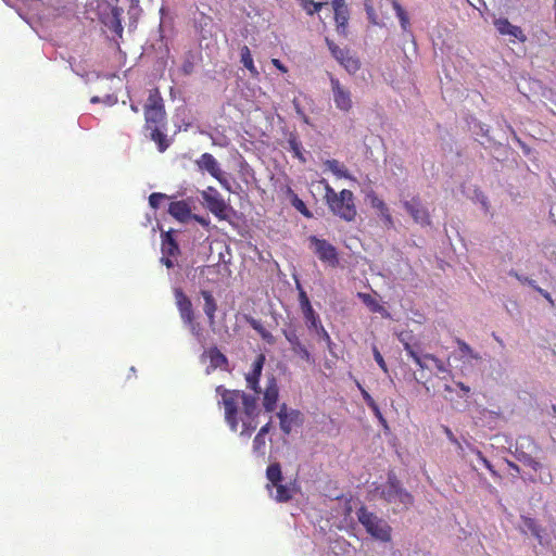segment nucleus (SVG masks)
<instances>
[{
	"label": "nucleus",
	"mask_w": 556,
	"mask_h": 556,
	"mask_svg": "<svg viewBox=\"0 0 556 556\" xmlns=\"http://www.w3.org/2000/svg\"><path fill=\"white\" fill-rule=\"evenodd\" d=\"M265 361V355L258 354L252 364L251 370L245 375L247 388L252 393L227 389L222 384L215 388V392L219 396L217 405L224 408L225 422L233 432H237L239 426H241V437H250L257 428V418L261 414L258 406L261 394H263L262 405L266 413H273L277 406L279 387L276 377L271 376L267 379L264 391L260 386Z\"/></svg>",
	"instance_id": "1"
},
{
	"label": "nucleus",
	"mask_w": 556,
	"mask_h": 556,
	"mask_svg": "<svg viewBox=\"0 0 556 556\" xmlns=\"http://www.w3.org/2000/svg\"><path fill=\"white\" fill-rule=\"evenodd\" d=\"M359 523L365 528L366 532L374 539L388 543L392 539L391 526L381 517L369 511L365 506H362L356 511Z\"/></svg>",
	"instance_id": "2"
},
{
	"label": "nucleus",
	"mask_w": 556,
	"mask_h": 556,
	"mask_svg": "<svg viewBox=\"0 0 556 556\" xmlns=\"http://www.w3.org/2000/svg\"><path fill=\"white\" fill-rule=\"evenodd\" d=\"M307 240L309 243V249L321 263L332 268L339 266V252L333 244H331L326 239L318 238L315 235L309 236Z\"/></svg>",
	"instance_id": "3"
},
{
	"label": "nucleus",
	"mask_w": 556,
	"mask_h": 556,
	"mask_svg": "<svg viewBox=\"0 0 556 556\" xmlns=\"http://www.w3.org/2000/svg\"><path fill=\"white\" fill-rule=\"evenodd\" d=\"M381 496L389 503H400L405 507H409L414 503L413 495L402 488L401 482L393 473L388 476Z\"/></svg>",
	"instance_id": "4"
},
{
	"label": "nucleus",
	"mask_w": 556,
	"mask_h": 556,
	"mask_svg": "<svg viewBox=\"0 0 556 556\" xmlns=\"http://www.w3.org/2000/svg\"><path fill=\"white\" fill-rule=\"evenodd\" d=\"M146 126L152 128L160 126L165 118L163 100L157 92L149 96L144 110Z\"/></svg>",
	"instance_id": "5"
},
{
	"label": "nucleus",
	"mask_w": 556,
	"mask_h": 556,
	"mask_svg": "<svg viewBox=\"0 0 556 556\" xmlns=\"http://www.w3.org/2000/svg\"><path fill=\"white\" fill-rule=\"evenodd\" d=\"M330 87L336 108L341 112H350L353 108L351 90L332 75H330Z\"/></svg>",
	"instance_id": "6"
},
{
	"label": "nucleus",
	"mask_w": 556,
	"mask_h": 556,
	"mask_svg": "<svg viewBox=\"0 0 556 556\" xmlns=\"http://www.w3.org/2000/svg\"><path fill=\"white\" fill-rule=\"evenodd\" d=\"M404 350H405L406 354L416 363V365L420 369H428L429 367L427 365V362L430 361V362L433 363V365L437 368L438 372H443V374L448 372V369L445 366L444 362L442 359L438 358L435 355H433V354L419 355L414 350L413 345H410L407 342L404 343Z\"/></svg>",
	"instance_id": "7"
},
{
	"label": "nucleus",
	"mask_w": 556,
	"mask_h": 556,
	"mask_svg": "<svg viewBox=\"0 0 556 556\" xmlns=\"http://www.w3.org/2000/svg\"><path fill=\"white\" fill-rule=\"evenodd\" d=\"M124 12V8L121 5H114L111 8L109 13H103L101 15V22L105 26L108 30H110L114 37L113 38H122L123 36V25H122V14Z\"/></svg>",
	"instance_id": "8"
},
{
	"label": "nucleus",
	"mask_w": 556,
	"mask_h": 556,
	"mask_svg": "<svg viewBox=\"0 0 556 556\" xmlns=\"http://www.w3.org/2000/svg\"><path fill=\"white\" fill-rule=\"evenodd\" d=\"M174 294L182 323H191L194 319V312L190 299L179 288L175 289Z\"/></svg>",
	"instance_id": "9"
},
{
	"label": "nucleus",
	"mask_w": 556,
	"mask_h": 556,
	"mask_svg": "<svg viewBox=\"0 0 556 556\" xmlns=\"http://www.w3.org/2000/svg\"><path fill=\"white\" fill-rule=\"evenodd\" d=\"M174 294L182 323H191L194 319V312L190 299L179 288L175 289Z\"/></svg>",
	"instance_id": "10"
},
{
	"label": "nucleus",
	"mask_w": 556,
	"mask_h": 556,
	"mask_svg": "<svg viewBox=\"0 0 556 556\" xmlns=\"http://www.w3.org/2000/svg\"><path fill=\"white\" fill-rule=\"evenodd\" d=\"M279 418L280 429L285 434H290L292 431V427L300 419L301 413L296 409L288 410L287 404H282L280 406L279 412L277 413Z\"/></svg>",
	"instance_id": "11"
},
{
	"label": "nucleus",
	"mask_w": 556,
	"mask_h": 556,
	"mask_svg": "<svg viewBox=\"0 0 556 556\" xmlns=\"http://www.w3.org/2000/svg\"><path fill=\"white\" fill-rule=\"evenodd\" d=\"M496 30L503 36L513 37L521 42L527 40L526 35L519 26L513 25L507 18L500 17L494 21Z\"/></svg>",
	"instance_id": "12"
},
{
	"label": "nucleus",
	"mask_w": 556,
	"mask_h": 556,
	"mask_svg": "<svg viewBox=\"0 0 556 556\" xmlns=\"http://www.w3.org/2000/svg\"><path fill=\"white\" fill-rule=\"evenodd\" d=\"M199 169L207 172L212 177L219 178L222 168L217 160L211 153H203L197 161Z\"/></svg>",
	"instance_id": "13"
},
{
	"label": "nucleus",
	"mask_w": 556,
	"mask_h": 556,
	"mask_svg": "<svg viewBox=\"0 0 556 556\" xmlns=\"http://www.w3.org/2000/svg\"><path fill=\"white\" fill-rule=\"evenodd\" d=\"M206 354L210 358V366L206 369L207 374H210L211 370H215L217 368L228 370V358L216 346L210 348Z\"/></svg>",
	"instance_id": "14"
},
{
	"label": "nucleus",
	"mask_w": 556,
	"mask_h": 556,
	"mask_svg": "<svg viewBox=\"0 0 556 556\" xmlns=\"http://www.w3.org/2000/svg\"><path fill=\"white\" fill-rule=\"evenodd\" d=\"M201 295L204 300L203 311L210 321L211 325L215 323V314L217 311V303L211 291L201 290Z\"/></svg>",
	"instance_id": "15"
},
{
	"label": "nucleus",
	"mask_w": 556,
	"mask_h": 556,
	"mask_svg": "<svg viewBox=\"0 0 556 556\" xmlns=\"http://www.w3.org/2000/svg\"><path fill=\"white\" fill-rule=\"evenodd\" d=\"M276 488V494L274 498L279 503L289 502L295 494V488L293 484H283L282 482L273 485Z\"/></svg>",
	"instance_id": "16"
},
{
	"label": "nucleus",
	"mask_w": 556,
	"mask_h": 556,
	"mask_svg": "<svg viewBox=\"0 0 556 556\" xmlns=\"http://www.w3.org/2000/svg\"><path fill=\"white\" fill-rule=\"evenodd\" d=\"M219 269L220 266L218 264L203 266L200 269V277L206 283H217L219 281Z\"/></svg>",
	"instance_id": "17"
},
{
	"label": "nucleus",
	"mask_w": 556,
	"mask_h": 556,
	"mask_svg": "<svg viewBox=\"0 0 556 556\" xmlns=\"http://www.w3.org/2000/svg\"><path fill=\"white\" fill-rule=\"evenodd\" d=\"M117 2L126 5L127 14L129 17V25H135L141 13L139 0H117Z\"/></svg>",
	"instance_id": "18"
},
{
	"label": "nucleus",
	"mask_w": 556,
	"mask_h": 556,
	"mask_svg": "<svg viewBox=\"0 0 556 556\" xmlns=\"http://www.w3.org/2000/svg\"><path fill=\"white\" fill-rule=\"evenodd\" d=\"M324 165L328 170H330L338 178H346V179L351 178V175L349 174V170L346 169V167L342 163H340L338 160H334V159L327 160L324 163Z\"/></svg>",
	"instance_id": "19"
},
{
	"label": "nucleus",
	"mask_w": 556,
	"mask_h": 556,
	"mask_svg": "<svg viewBox=\"0 0 556 556\" xmlns=\"http://www.w3.org/2000/svg\"><path fill=\"white\" fill-rule=\"evenodd\" d=\"M266 478L268 480L267 489L282 482V471L279 463L270 464L266 469Z\"/></svg>",
	"instance_id": "20"
},
{
	"label": "nucleus",
	"mask_w": 556,
	"mask_h": 556,
	"mask_svg": "<svg viewBox=\"0 0 556 556\" xmlns=\"http://www.w3.org/2000/svg\"><path fill=\"white\" fill-rule=\"evenodd\" d=\"M302 314L305 320V325L309 331L315 332L316 330L319 329V327H323L319 315L315 312L313 307L302 312Z\"/></svg>",
	"instance_id": "21"
},
{
	"label": "nucleus",
	"mask_w": 556,
	"mask_h": 556,
	"mask_svg": "<svg viewBox=\"0 0 556 556\" xmlns=\"http://www.w3.org/2000/svg\"><path fill=\"white\" fill-rule=\"evenodd\" d=\"M521 520L523 523V527L530 531V533L539 540V542H542V533L544 532V529L536 522L535 519L528 517V516H521Z\"/></svg>",
	"instance_id": "22"
},
{
	"label": "nucleus",
	"mask_w": 556,
	"mask_h": 556,
	"mask_svg": "<svg viewBox=\"0 0 556 556\" xmlns=\"http://www.w3.org/2000/svg\"><path fill=\"white\" fill-rule=\"evenodd\" d=\"M349 9L334 11V21L337 24V31L340 35H346L348 22H349Z\"/></svg>",
	"instance_id": "23"
},
{
	"label": "nucleus",
	"mask_w": 556,
	"mask_h": 556,
	"mask_svg": "<svg viewBox=\"0 0 556 556\" xmlns=\"http://www.w3.org/2000/svg\"><path fill=\"white\" fill-rule=\"evenodd\" d=\"M240 62L251 73V75L256 76L258 74L256 67L254 66L253 58L248 46H243L240 49Z\"/></svg>",
	"instance_id": "24"
},
{
	"label": "nucleus",
	"mask_w": 556,
	"mask_h": 556,
	"mask_svg": "<svg viewBox=\"0 0 556 556\" xmlns=\"http://www.w3.org/2000/svg\"><path fill=\"white\" fill-rule=\"evenodd\" d=\"M353 193L350 190L343 189L337 200V204H330V208H353Z\"/></svg>",
	"instance_id": "25"
},
{
	"label": "nucleus",
	"mask_w": 556,
	"mask_h": 556,
	"mask_svg": "<svg viewBox=\"0 0 556 556\" xmlns=\"http://www.w3.org/2000/svg\"><path fill=\"white\" fill-rule=\"evenodd\" d=\"M149 129L151 130V134H150L151 140H153L154 142L157 143L160 152H164L169 146L167 136L160 130L159 126H155V127H152Z\"/></svg>",
	"instance_id": "26"
},
{
	"label": "nucleus",
	"mask_w": 556,
	"mask_h": 556,
	"mask_svg": "<svg viewBox=\"0 0 556 556\" xmlns=\"http://www.w3.org/2000/svg\"><path fill=\"white\" fill-rule=\"evenodd\" d=\"M162 250L164 254H167L168 256H174L178 253V244L176 243L175 239L169 232H166L163 236L162 241Z\"/></svg>",
	"instance_id": "27"
},
{
	"label": "nucleus",
	"mask_w": 556,
	"mask_h": 556,
	"mask_svg": "<svg viewBox=\"0 0 556 556\" xmlns=\"http://www.w3.org/2000/svg\"><path fill=\"white\" fill-rule=\"evenodd\" d=\"M291 351L298 357H300L302 361H304V362H306L308 364H314L315 363V358L312 356V354L308 351L307 346L303 342H300V343H296L294 345H291Z\"/></svg>",
	"instance_id": "28"
},
{
	"label": "nucleus",
	"mask_w": 556,
	"mask_h": 556,
	"mask_svg": "<svg viewBox=\"0 0 556 556\" xmlns=\"http://www.w3.org/2000/svg\"><path fill=\"white\" fill-rule=\"evenodd\" d=\"M326 43H327V47L328 49L330 50L331 52V55L340 63V65L342 64V62L345 60L346 55H349V53L351 52L349 49H342L340 48L339 46H337L332 40H330L329 38H326Z\"/></svg>",
	"instance_id": "29"
},
{
	"label": "nucleus",
	"mask_w": 556,
	"mask_h": 556,
	"mask_svg": "<svg viewBox=\"0 0 556 556\" xmlns=\"http://www.w3.org/2000/svg\"><path fill=\"white\" fill-rule=\"evenodd\" d=\"M341 65L350 75H354L361 68V61L353 52H350Z\"/></svg>",
	"instance_id": "30"
},
{
	"label": "nucleus",
	"mask_w": 556,
	"mask_h": 556,
	"mask_svg": "<svg viewBox=\"0 0 556 556\" xmlns=\"http://www.w3.org/2000/svg\"><path fill=\"white\" fill-rule=\"evenodd\" d=\"M296 290L299 291V304L301 312H304L306 309L312 308L311 301L308 299V295L306 291L303 289L301 282L299 280H295Z\"/></svg>",
	"instance_id": "31"
},
{
	"label": "nucleus",
	"mask_w": 556,
	"mask_h": 556,
	"mask_svg": "<svg viewBox=\"0 0 556 556\" xmlns=\"http://www.w3.org/2000/svg\"><path fill=\"white\" fill-rule=\"evenodd\" d=\"M393 8L396 13L397 18L400 20L401 27L404 31L408 30L409 27V18L405 10L401 7V4L396 1H393Z\"/></svg>",
	"instance_id": "32"
},
{
	"label": "nucleus",
	"mask_w": 556,
	"mask_h": 556,
	"mask_svg": "<svg viewBox=\"0 0 556 556\" xmlns=\"http://www.w3.org/2000/svg\"><path fill=\"white\" fill-rule=\"evenodd\" d=\"M358 298L363 303L370 308L374 313L383 311V307L368 293H358Z\"/></svg>",
	"instance_id": "33"
},
{
	"label": "nucleus",
	"mask_w": 556,
	"mask_h": 556,
	"mask_svg": "<svg viewBox=\"0 0 556 556\" xmlns=\"http://www.w3.org/2000/svg\"><path fill=\"white\" fill-rule=\"evenodd\" d=\"M218 192L216 189L208 187L205 191L202 192V198L207 201L211 205L215 206L214 208H222L219 206Z\"/></svg>",
	"instance_id": "34"
},
{
	"label": "nucleus",
	"mask_w": 556,
	"mask_h": 556,
	"mask_svg": "<svg viewBox=\"0 0 556 556\" xmlns=\"http://www.w3.org/2000/svg\"><path fill=\"white\" fill-rule=\"evenodd\" d=\"M282 332H283L286 340L289 342L290 346L302 342V340L300 339V336L298 333V329L294 326H290V327L283 329Z\"/></svg>",
	"instance_id": "35"
},
{
	"label": "nucleus",
	"mask_w": 556,
	"mask_h": 556,
	"mask_svg": "<svg viewBox=\"0 0 556 556\" xmlns=\"http://www.w3.org/2000/svg\"><path fill=\"white\" fill-rule=\"evenodd\" d=\"M266 438L256 434L253 439L252 450L257 456L265 455Z\"/></svg>",
	"instance_id": "36"
},
{
	"label": "nucleus",
	"mask_w": 556,
	"mask_h": 556,
	"mask_svg": "<svg viewBox=\"0 0 556 556\" xmlns=\"http://www.w3.org/2000/svg\"><path fill=\"white\" fill-rule=\"evenodd\" d=\"M288 144L290 150L293 152L294 156L301 160L302 162H305V159L303 157L302 154V144L298 140V138L294 136H290V138L288 139Z\"/></svg>",
	"instance_id": "37"
},
{
	"label": "nucleus",
	"mask_w": 556,
	"mask_h": 556,
	"mask_svg": "<svg viewBox=\"0 0 556 556\" xmlns=\"http://www.w3.org/2000/svg\"><path fill=\"white\" fill-rule=\"evenodd\" d=\"M302 7L306 11L307 14L313 15L316 12H319L323 5L326 3L324 2H315L313 0H302Z\"/></svg>",
	"instance_id": "38"
},
{
	"label": "nucleus",
	"mask_w": 556,
	"mask_h": 556,
	"mask_svg": "<svg viewBox=\"0 0 556 556\" xmlns=\"http://www.w3.org/2000/svg\"><path fill=\"white\" fill-rule=\"evenodd\" d=\"M523 465L530 467L532 470L534 471H538L541 469L542 465L540 462H538L536 459H534L532 456L528 455V454H522L519 458H518Z\"/></svg>",
	"instance_id": "39"
},
{
	"label": "nucleus",
	"mask_w": 556,
	"mask_h": 556,
	"mask_svg": "<svg viewBox=\"0 0 556 556\" xmlns=\"http://www.w3.org/2000/svg\"><path fill=\"white\" fill-rule=\"evenodd\" d=\"M191 207H195V204L194 202L188 198L186 200H180V201H170L168 203V206L167 208L169 210H173V208H191Z\"/></svg>",
	"instance_id": "40"
},
{
	"label": "nucleus",
	"mask_w": 556,
	"mask_h": 556,
	"mask_svg": "<svg viewBox=\"0 0 556 556\" xmlns=\"http://www.w3.org/2000/svg\"><path fill=\"white\" fill-rule=\"evenodd\" d=\"M164 200H169V198L164 193L154 192L149 197V204L151 208H157Z\"/></svg>",
	"instance_id": "41"
},
{
	"label": "nucleus",
	"mask_w": 556,
	"mask_h": 556,
	"mask_svg": "<svg viewBox=\"0 0 556 556\" xmlns=\"http://www.w3.org/2000/svg\"><path fill=\"white\" fill-rule=\"evenodd\" d=\"M250 325L252 326V328L254 330H256L263 339L269 341L271 339V334L264 329V327L261 325V323L258 320H255V319H251L250 320Z\"/></svg>",
	"instance_id": "42"
},
{
	"label": "nucleus",
	"mask_w": 556,
	"mask_h": 556,
	"mask_svg": "<svg viewBox=\"0 0 556 556\" xmlns=\"http://www.w3.org/2000/svg\"><path fill=\"white\" fill-rule=\"evenodd\" d=\"M475 454L477 455L478 459L483 464V466L493 475L497 476V471L494 469L493 465L490 463V460L482 454L481 451L475 450Z\"/></svg>",
	"instance_id": "43"
},
{
	"label": "nucleus",
	"mask_w": 556,
	"mask_h": 556,
	"mask_svg": "<svg viewBox=\"0 0 556 556\" xmlns=\"http://www.w3.org/2000/svg\"><path fill=\"white\" fill-rule=\"evenodd\" d=\"M372 354H374V358L376 361V363L378 364V366L384 371V372H388V366H387V363L383 358V356L381 355V353L379 352L378 348L376 345L372 346Z\"/></svg>",
	"instance_id": "44"
},
{
	"label": "nucleus",
	"mask_w": 556,
	"mask_h": 556,
	"mask_svg": "<svg viewBox=\"0 0 556 556\" xmlns=\"http://www.w3.org/2000/svg\"><path fill=\"white\" fill-rule=\"evenodd\" d=\"M315 333L319 337L320 340H323L328 345L329 349L331 348L332 340L324 326L319 327V329L316 330Z\"/></svg>",
	"instance_id": "45"
},
{
	"label": "nucleus",
	"mask_w": 556,
	"mask_h": 556,
	"mask_svg": "<svg viewBox=\"0 0 556 556\" xmlns=\"http://www.w3.org/2000/svg\"><path fill=\"white\" fill-rule=\"evenodd\" d=\"M369 408L372 410L374 415L377 417L380 425H382L384 428H388V422H387L386 418L383 417L378 404L375 403L374 406H370Z\"/></svg>",
	"instance_id": "46"
},
{
	"label": "nucleus",
	"mask_w": 556,
	"mask_h": 556,
	"mask_svg": "<svg viewBox=\"0 0 556 556\" xmlns=\"http://www.w3.org/2000/svg\"><path fill=\"white\" fill-rule=\"evenodd\" d=\"M356 384H357V387L361 391V394H362L365 403L367 404V406L368 407L374 406L376 401L372 399V396L362 387V384L359 382H357Z\"/></svg>",
	"instance_id": "47"
},
{
	"label": "nucleus",
	"mask_w": 556,
	"mask_h": 556,
	"mask_svg": "<svg viewBox=\"0 0 556 556\" xmlns=\"http://www.w3.org/2000/svg\"><path fill=\"white\" fill-rule=\"evenodd\" d=\"M185 325H187L191 331V333L197 337V338H200L201 334H202V329H201V326L199 323H195L194 319H192L191 323H185Z\"/></svg>",
	"instance_id": "48"
},
{
	"label": "nucleus",
	"mask_w": 556,
	"mask_h": 556,
	"mask_svg": "<svg viewBox=\"0 0 556 556\" xmlns=\"http://www.w3.org/2000/svg\"><path fill=\"white\" fill-rule=\"evenodd\" d=\"M457 345H458V349L462 353L466 354V355H470L472 356V349L470 348V345L468 343H466L465 341L458 339L457 340Z\"/></svg>",
	"instance_id": "49"
},
{
	"label": "nucleus",
	"mask_w": 556,
	"mask_h": 556,
	"mask_svg": "<svg viewBox=\"0 0 556 556\" xmlns=\"http://www.w3.org/2000/svg\"><path fill=\"white\" fill-rule=\"evenodd\" d=\"M338 195L334 190H332L331 188L327 187V192H326V199H327V202L328 204H337V200H338Z\"/></svg>",
	"instance_id": "50"
},
{
	"label": "nucleus",
	"mask_w": 556,
	"mask_h": 556,
	"mask_svg": "<svg viewBox=\"0 0 556 556\" xmlns=\"http://www.w3.org/2000/svg\"><path fill=\"white\" fill-rule=\"evenodd\" d=\"M339 213V216L348 222H351L355 218L357 211H334Z\"/></svg>",
	"instance_id": "51"
},
{
	"label": "nucleus",
	"mask_w": 556,
	"mask_h": 556,
	"mask_svg": "<svg viewBox=\"0 0 556 556\" xmlns=\"http://www.w3.org/2000/svg\"><path fill=\"white\" fill-rule=\"evenodd\" d=\"M169 213H173V215L179 219V220H185L187 217L190 216V213L191 211H185V210H181V211H168Z\"/></svg>",
	"instance_id": "52"
},
{
	"label": "nucleus",
	"mask_w": 556,
	"mask_h": 556,
	"mask_svg": "<svg viewBox=\"0 0 556 556\" xmlns=\"http://www.w3.org/2000/svg\"><path fill=\"white\" fill-rule=\"evenodd\" d=\"M216 179L219 181V184L224 188H226L227 190H231L230 181H229V179H228V177H227L225 172H223L222 176H219V178H216Z\"/></svg>",
	"instance_id": "53"
},
{
	"label": "nucleus",
	"mask_w": 556,
	"mask_h": 556,
	"mask_svg": "<svg viewBox=\"0 0 556 556\" xmlns=\"http://www.w3.org/2000/svg\"><path fill=\"white\" fill-rule=\"evenodd\" d=\"M534 290L538 291L544 299H546L552 305H554V300L552 295L544 289L540 287H534Z\"/></svg>",
	"instance_id": "54"
},
{
	"label": "nucleus",
	"mask_w": 556,
	"mask_h": 556,
	"mask_svg": "<svg viewBox=\"0 0 556 556\" xmlns=\"http://www.w3.org/2000/svg\"><path fill=\"white\" fill-rule=\"evenodd\" d=\"M117 102V98L113 94H108L104 98H102V103L112 106Z\"/></svg>",
	"instance_id": "55"
},
{
	"label": "nucleus",
	"mask_w": 556,
	"mask_h": 556,
	"mask_svg": "<svg viewBox=\"0 0 556 556\" xmlns=\"http://www.w3.org/2000/svg\"><path fill=\"white\" fill-rule=\"evenodd\" d=\"M271 421L269 420L266 425L262 426L256 434L266 438L267 433L270 431Z\"/></svg>",
	"instance_id": "56"
},
{
	"label": "nucleus",
	"mask_w": 556,
	"mask_h": 556,
	"mask_svg": "<svg viewBox=\"0 0 556 556\" xmlns=\"http://www.w3.org/2000/svg\"><path fill=\"white\" fill-rule=\"evenodd\" d=\"M444 432L447 437V439L454 443V444H457V445H460L458 440L456 439V437L454 435V433L452 432V430L448 428V427H444Z\"/></svg>",
	"instance_id": "57"
},
{
	"label": "nucleus",
	"mask_w": 556,
	"mask_h": 556,
	"mask_svg": "<svg viewBox=\"0 0 556 556\" xmlns=\"http://www.w3.org/2000/svg\"><path fill=\"white\" fill-rule=\"evenodd\" d=\"M333 11L348 9L344 0H332Z\"/></svg>",
	"instance_id": "58"
},
{
	"label": "nucleus",
	"mask_w": 556,
	"mask_h": 556,
	"mask_svg": "<svg viewBox=\"0 0 556 556\" xmlns=\"http://www.w3.org/2000/svg\"><path fill=\"white\" fill-rule=\"evenodd\" d=\"M271 63L274 64V66L276 68H278L279 71L286 73L287 72V67L278 60V59H273L271 60Z\"/></svg>",
	"instance_id": "59"
},
{
	"label": "nucleus",
	"mask_w": 556,
	"mask_h": 556,
	"mask_svg": "<svg viewBox=\"0 0 556 556\" xmlns=\"http://www.w3.org/2000/svg\"><path fill=\"white\" fill-rule=\"evenodd\" d=\"M219 219H226L229 216L230 211H212Z\"/></svg>",
	"instance_id": "60"
},
{
	"label": "nucleus",
	"mask_w": 556,
	"mask_h": 556,
	"mask_svg": "<svg viewBox=\"0 0 556 556\" xmlns=\"http://www.w3.org/2000/svg\"><path fill=\"white\" fill-rule=\"evenodd\" d=\"M509 275L518 279L521 283H525L528 281V277L519 275L516 270H510Z\"/></svg>",
	"instance_id": "61"
},
{
	"label": "nucleus",
	"mask_w": 556,
	"mask_h": 556,
	"mask_svg": "<svg viewBox=\"0 0 556 556\" xmlns=\"http://www.w3.org/2000/svg\"><path fill=\"white\" fill-rule=\"evenodd\" d=\"M192 218H194L198 223H200L203 226L208 225V218L204 216L193 215Z\"/></svg>",
	"instance_id": "62"
},
{
	"label": "nucleus",
	"mask_w": 556,
	"mask_h": 556,
	"mask_svg": "<svg viewBox=\"0 0 556 556\" xmlns=\"http://www.w3.org/2000/svg\"><path fill=\"white\" fill-rule=\"evenodd\" d=\"M479 128H480V134L482 136H484V137L489 136V126L481 124V125H479Z\"/></svg>",
	"instance_id": "63"
},
{
	"label": "nucleus",
	"mask_w": 556,
	"mask_h": 556,
	"mask_svg": "<svg viewBox=\"0 0 556 556\" xmlns=\"http://www.w3.org/2000/svg\"><path fill=\"white\" fill-rule=\"evenodd\" d=\"M382 205H383L382 201H380V200H378L376 198L372 200V207L374 208H382Z\"/></svg>",
	"instance_id": "64"
}]
</instances>
